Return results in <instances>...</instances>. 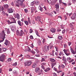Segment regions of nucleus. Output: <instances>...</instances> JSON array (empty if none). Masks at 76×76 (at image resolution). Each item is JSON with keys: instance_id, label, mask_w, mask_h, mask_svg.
<instances>
[{"instance_id": "nucleus-1", "label": "nucleus", "mask_w": 76, "mask_h": 76, "mask_svg": "<svg viewBox=\"0 0 76 76\" xmlns=\"http://www.w3.org/2000/svg\"><path fill=\"white\" fill-rule=\"evenodd\" d=\"M2 37H1V39H2L3 40H0V43L1 42H3V41L4 40V39H5V36H6V34L4 33V30H3L2 31Z\"/></svg>"}, {"instance_id": "nucleus-2", "label": "nucleus", "mask_w": 76, "mask_h": 76, "mask_svg": "<svg viewBox=\"0 0 76 76\" xmlns=\"http://www.w3.org/2000/svg\"><path fill=\"white\" fill-rule=\"evenodd\" d=\"M32 64V61H28L25 62L24 66H30Z\"/></svg>"}, {"instance_id": "nucleus-3", "label": "nucleus", "mask_w": 76, "mask_h": 76, "mask_svg": "<svg viewBox=\"0 0 76 76\" xmlns=\"http://www.w3.org/2000/svg\"><path fill=\"white\" fill-rule=\"evenodd\" d=\"M5 58V56L4 55V54H2L1 55L0 57V61H2V62H3V61H4V60Z\"/></svg>"}, {"instance_id": "nucleus-4", "label": "nucleus", "mask_w": 76, "mask_h": 76, "mask_svg": "<svg viewBox=\"0 0 76 76\" xmlns=\"http://www.w3.org/2000/svg\"><path fill=\"white\" fill-rule=\"evenodd\" d=\"M35 20L36 21H40L41 19V17L40 16H37V17L35 18Z\"/></svg>"}, {"instance_id": "nucleus-5", "label": "nucleus", "mask_w": 76, "mask_h": 76, "mask_svg": "<svg viewBox=\"0 0 76 76\" xmlns=\"http://www.w3.org/2000/svg\"><path fill=\"white\" fill-rule=\"evenodd\" d=\"M18 4L20 6H23V3L22 1L20 0H18Z\"/></svg>"}, {"instance_id": "nucleus-6", "label": "nucleus", "mask_w": 76, "mask_h": 76, "mask_svg": "<svg viewBox=\"0 0 76 76\" xmlns=\"http://www.w3.org/2000/svg\"><path fill=\"white\" fill-rule=\"evenodd\" d=\"M18 24L19 25V26H22L23 25V22H21L20 20H18Z\"/></svg>"}, {"instance_id": "nucleus-7", "label": "nucleus", "mask_w": 76, "mask_h": 76, "mask_svg": "<svg viewBox=\"0 0 76 76\" xmlns=\"http://www.w3.org/2000/svg\"><path fill=\"white\" fill-rule=\"evenodd\" d=\"M76 13H74L73 15L72 16L71 18L72 20H75L76 19Z\"/></svg>"}, {"instance_id": "nucleus-8", "label": "nucleus", "mask_w": 76, "mask_h": 76, "mask_svg": "<svg viewBox=\"0 0 76 76\" xmlns=\"http://www.w3.org/2000/svg\"><path fill=\"white\" fill-rule=\"evenodd\" d=\"M11 29L12 32H15V29H16V27L15 26H12V28H11Z\"/></svg>"}, {"instance_id": "nucleus-9", "label": "nucleus", "mask_w": 76, "mask_h": 76, "mask_svg": "<svg viewBox=\"0 0 76 76\" xmlns=\"http://www.w3.org/2000/svg\"><path fill=\"white\" fill-rule=\"evenodd\" d=\"M7 12L9 13H13V10L12 8H9L7 10Z\"/></svg>"}, {"instance_id": "nucleus-10", "label": "nucleus", "mask_w": 76, "mask_h": 76, "mask_svg": "<svg viewBox=\"0 0 76 76\" xmlns=\"http://www.w3.org/2000/svg\"><path fill=\"white\" fill-rule=\"evenodd\" d=\"M70 50L71 51L72 53V54H76V50H75V51L73 50V49L72 48H70Z\"/></svg>"}, {"instance_id": "nucleus-11", "label": "nucleus", "mask_w": 76, "mask_h": 76, "mask_svg": "<svg viewBox=\"0 0 76 76\" xmlns=\"http://www.w3.org/2000/svg\"><path fill=\"white\" fill-rule=\"evenodd\" d=\"M45 52H47L48 50H49V47L47 46V45L45 46Z\"/></svg>"}, {"instance_id": "nucleus-12", "label": "nucleus", "mask_w": 76, "mask_h": 76, "mask_svg": "<svg viewBox=\"0 0 76 76\" xmlns=\"http://www.w3.org/2000/svg\"><path fill=\"white\" fill-rule=\"evenodd\" d=\"M15 18H17V19L19 20L20 19V16L17 13L15 15Z\"/></svg>"}, {"instance_id": "nucleus-13", "label": "nucleus", "mask_w": 76, "mask_h": 76, "mask_svg": "<svg viewBox=\"0 0 76 76\" xmlns=\"http://www.w3.org/2000/svg\"><path fill=\"white\" fill-rule=\"evenodd\" d=\"M56 29L54 28H51L50 29V31L52 32V33H54L56 32Z\"/></svg>"}, {"instance_id": "nucleus-14", "label": "nucleus", "mask_w": 76, "mask_h": 76, "mask_svg": "<svg viewBox=\"0 0 76 76\" xmlns=\"http://www.w3.org/2000/svg\"><path fill=\"white\" fill-rule=\"evenodd\" d=\"M18 36L20 37H22L23 36V30H20Z\"/></svg>"}, {"instance_id": "nucleus-15", "label": "nucleus", "mask_w": 76, "mask_h": 76, "mask_svg": "<svg viewBox=\"0 0 76 76\" xmlns=\"http://www.w3.org/2000/svg\"><path fill=\"white\" fill-rule=\"evenodd\" d=\"M34 3L36 5H39V1H37V0H35Z\"/></svg>"}, {"instance_id": "nucleus-16", "label": "nucleus", "mask_w": 76, "mask_h": 76, "mask_svg": "<svg viewBox=\"0 0 76 76\" xmlns=\"http://www.w3.org/2000/svg\"><path fill=\"white\" fill-rule=\"evenodd\" d=\"M10 43V42L9 41L7 40H6L5 42L4 43V44L6 45H8V44Z\"/></svg>"}, {"instance_id": "nucleus-17", "label": "nucleus", "mask_w": 76, "mask_h": 76, "mask_svg": "<svg viewBox=\"0 0 76 76\" xmlns=\"http://www.w3.org/2000/svg\"><path fill=\"white\" fill-rule=\"evenodd\" d=\"M35 10V9L34 8V7H32L31 8V13H34V12Z\"/></svg>"}, {"instance_id": "nucleus-18", "label": "nucleus", "mask_w": 76, "mask_h": 76, "mask_svg": "<svg viewBox=\"0 0 76 76\" xmlns=\"http://www.w3.org/2000/svg\"><path fill=\"white\" fill-rule=\"evenodd\" d=\"M40 70L39 68H37L35 69V71L36 73L39 72V71Z\"/></svg>"}, {"instance_id": "nucleus-19", "label": "nucleus", "mask_w": 76, "mask_h": 76, "mask_svg": "<svg viewBox=\"0 0 76 76\" xmlns=\"http://www.w3.org/2000/svg\"><path fill=\"white\" fill-rule=\"evenodd\" d=\"M58 38L59 40H61L63 39V37L61 35H59L58 36Z\"/></svg>"}, {"instance_id": "nucleus-20", "label": "nucleus", "mask_w": 76, "mask_h": 76, "mask_svg": "<svg viewBox=\"0 0 76 76\" xmlns=\"http://www.w3.org/2000/svg\"><path fill=\"white\" fill-rule=\"evenodd\" d=\"M51 70L50 68L48 67L44 70V71L46 72H48V71H49V70Z\"/></svg>"}, {"instance_id": "nucleus-21", "label": "nucleus", "mask_w": 76, "mask_h": 76, "mask_svg": "<svg viewBox=\"0 0 76 76\" xmlns=\"http://www.w3.org/2000/svg\"><path fill=\"white\" fill-rule=\"evenodd\" d=\"M4 7L5 9H8L9 8V5L7 4H4Z\"/></svg>"}, {"instance_id": "nucleus-22", "label": "nucleus", "mask_w": 76, "mask_h": 76, "mask_svg": "<svg viewBox=\"0 0 76 76\" xmlns=\"http://www.w3.org/2000/svg\"><path fill=\"white\" fill-rule=\"evenodd\" d=\"M42 72H43V70H42V69H41L37 73H38L39 75H41L42 73Z\"/></svg>"}, {"instance_id": "nucleus-23", "label": "nucleus", "mask_w": 76, "mask_h": 76, "mask_svg": "<svg viewBox=\"0 0 76 76\" xmlns=\"http://www.w3.org/2000/svg\"><path fill=\"white\" fill-rule=\"evenodd\" d=\"M37 40L38 41V44L39 45H41V42L40 39H37Z\"/></svg>"}, {"instance_id": "nucleus-24", "label": "nucleus", "mask_w": 76, "mask_h": 76, "mask_svg": "<svg viewBox=\"0 0 76 76\" xmlns=\"http://www.w3.org/2000/svg\"><path fill=\"white\" fill-rule=\"evenodd\" d=\"M38 9L39 10L41 11V12H42L43 11V10H42V7L40 5L39 6Z\"/></svg>"}, {"instance_id": "nucleus-25", "label": "nucleus", "mask_w": 76, "mask_h": 76, "mask_svg": "<svg viewBox=\"0 0 76 76\" xmlns=\"http://www.w3.org/2000/svg\"><path fill=\"white\" fill-rule=\"evenodd\" d=\"M37 67V63H34L32 65V67H33V68H35V67Z\"/></svg>"}, {"instance_id": "nucleus-26", "label": "nucleus", "mask_w": 76, "mask_h": 76, "mask_svg": "<svg viewBox=\"0 0 76 76\" xmlns=\"http://www.w3.org/2000/svg\"><path fill=\"white\" fill-rule=\"evenodd\" d=\"M35 32L36 34V35L38 36V37H40V36H39V34H38V31L37 30H35Z\"/></svg>"}, {"instance_id": "nucleus-27", "label": "nucleus", "mask_w": 76, "mask_h": 76, "mask_svg": "<svg viewBox=\"0 0 76 76\" xmlns=\"http://www.w3.org/2000/svg\"><path fill=\"white\" fill-rule=\"evenodd\" d=\"M35 4V1H33L31 3L30 5L31 6H34Z\"/></svg>"}, {"instance_id": "nucleus-28", "label": "nucleus", "mask_w": 76, "mask_h": 76, "mask_svg": "<svg viewBox=\"0 0 76 76\" xmlns=\"http://www.w3.org/2000/svg\"><path fill=\"white\" fill-rule=\"evenodd\" d=\"M63 61H66V57L64 56H63V59H62Z\"/></svg>"}, {"instance_id": "nucleus-29", "label": "nucleus", "mask_w": 76, "mask_h": 76, "mask_svg": "<svg viewBox=\"0 0 76 76\" xmlns=\"http://www.w3.org/2000/svg\"><path fill=\"white\" fill-rule=\"evenodd\" d=\"M56 64V63H52V65H51V66H52V69H53V67L55 66Z\"/></svg>"}, {"instance_id": "nucleus-30", "label": "nucleus", "mask_w": 76, "mask_h": 76, "mask_svg": "<svg viewBox=\"0 0 76 76\" xmlns=\"http://www.w3.org/2000/svg\"><path fill=\"white\" fill-rule=\"evenodd\" d=\"M55 6V8L56 9H59V4H56Z\"/></svg>"}, {"instance_id": "nucleus-31", "label": "nucleus", "mask_w": 76, "mask_h": 76, "mask_svg": "<svg viewBox=\"0 0 76 76\" xmlns=\"http://www.w3.org/2000/svg\"><path fill=\"white\" fill-rule=\"evenodd\" d=\"M7 34H10V29L9 28H8L7 31Z\"/></svg>"}, {"instance_id": "nucleus-32", "label": "nucleus", "mask_w": 76, "mask_h": 76, "mask_svg": "<svg viewBox=\"0 0 76 76\" xmlns=\"http://www.w3.org/2000/svg\"><path fill=\"white\" fill-rule=\"evenodd\" d=\"M20 33V32H19V31L18 30L16 31V34L17 35H18L19 36V34Z\"/></svg>"}, {"instance_id": "nucleus-33", "label": "nucleus", "mask_w": 76, "mask_h": 76, "mask_svg": "<svg viewBox=\"0 0 76 76\" xmlns=\"http://www.w3.org/2000/svg\"><path fill=\"white\" fill-rule=\"evenodd\" d=\"M50 60L51 62H55L56 61L53 58H50Z\"/></svg>"}, {"instance_id": "nucleus-34", "label": "nucleus", "mask_w": 76, "mask_h": 76, "mask_svg": "<svg viewBox=\"0 0 76 76\" xmlns=\"http://www.w3.org/2000/svg\"><path fill=\"white\" fill-rule=\"evenodd\" d=\"M13 74H17V73H18V71H16V70H14L13 71Z\"/></svg>"}, {"instance_id": "nucleus-35", "label": "nucleus", "mask_w": 76, "mask_h": 76, "mask_svg": "<svg viewBox=\"0 0 76 76\" xmlns=\"http://www.w3.org/2000/svg\"><path fill=\"white\" fill-rule=\"evenodd\" d=\"M69 26L70 27H71V28H72V29L73 28V24H72V23H70Z\"/></svg>"}, {"instance_id": "nucleus-36", "label": "nucleus", "mask_w": 76, "mask_h": 76, "mask_svg": "<svg viewBox=\"0 0 76 76\" xmlns=\"http://www.w3.org/2000/svg\"><path fill=\"white\" fill-rule=\"evenodd\" d=\"M24 22L26 25H29V22H28V21H24Z\"/></svg>"}, {"instance_id": "nucleus-37", "label": "nucleus", "mask_w": 76, "mask_h": 76, "mask_svg": "<svg viewBox=\"0 0 76 76\" xmlns=\"http://www.w3.org/2000/svg\"><path fill=\"white\" fill-rule=\"evenodd\" d=\"M66 31L67 32H69V33H70L71 31H70V29L69 28H67L66 29Z\"/></svg>"}, {"instance_id": "nucleus-38", "label": "nucleus", "mask_w": 76, "mask_h": 76, "mask_svg": "<svg viewBox=\"0 0 76 76\" xmlns=\"http://www.w3.org/2000/svg\"><path fill=\"white\" fill-rule=\"evenodd\" d=\"M14 21V22L15 23H16V20H15V19L14 18H11Z\"/></svg>"}, {"instance_id": "nucleus-39", "label": "nucleus", "mask_w": 76, "mask_h": 76, "mask_svg": "<svg viewBox=\"0 0 76 76\" xmlns=\"http://www.w3.org/2000/svg\"><path fill=\"white\" fill-rule=\"evenodd\" d=\"M27 50L28 51H31V49L29 48V47H28L27 48Z\"/></svg>"}, {"instance_id": "nucleus-40", "label": "nucleus", "mask_w": 76, "mask_h": 76, "mask_svg": "<svg viewBox=\"0 0 76 76\" xmlns=\"http://www.w3.org/2000/svg\"><path fill=\"white\" fill-rule=\"evenodd\" d=\"M63 54V52H60L59 53V55L60 56H61V55Z\"/></svg>"}, {"instance_id": "nucleus-41", "label": "nucleus", "mask_w": 76, "mask_h": 76, "mask_svg": "<svg viewBox=\"0 0 76 76\" xmlns=\"http://www.w3.org/2000/svg\"><path fill=\"white\" fill-rule=\"evenodd\" d=\"M56 12H57V13H59V12H60V10L58 8H56Z\"/></svg>"}, {"instance_id": "nucleus-42", "label": "nucleus", "mask_w": 76, "mask_h": 76, "mask_svg": "<svg viewBox=\"0 0 76 76\" xmlns=\"http://www.w3.org/2000/svg\"><path fill=\"white\" fill-rule=\"evenodd\" d=\"M12 66H17V62H15V63H14L13 64H12Z\"/></svg>"}, {"instance_id": "nucleus-43", "label": "nucleus", "mask_w": 76, "mask_h": 76, "mask_svg": "<svg viewBox=\"0 0 76 76\" xmlns=\"http://www.w3.org/2000/svg\"><path fill=\"white\" fill-rule=\"evenodd\" d=\"M24 11L26 13H27V12H28V10L26 9H24Z\"/></svg>"}, {"instance_id": "nucleus-44", "label": "nucleus", "mask_w": 76, "mask_h": 76, "mask_svg": "<svg viewBox=\"0 0 76 76\" xmlns=\"http://www.w3.org/2000/svg\"><path fill=\"white\" fill-rule=\"evenodd\" d=\"M45 61V60L44 58H42V60H41V62H43V61Z\"/></svg>"}, {"instance_id": "nucleus-45", "label": "nucleus", "mask_w": 76, "mask_h": 76, "mask_svg": "<svg viewBox=\"0 0 76 76\" xmlns=\"http://www.w3.org/2000/svg\"><path fill=\"white\" fill-rule=\"evenodd\" d=\"M54 50H53L52 51V54H50V55H51V56H54Z\"/></svg>"}, {"instance_id": "nucleus-46", "label": "nucleus", "mask_w": 76, "mask_h": 76, "mask_svg": "<svg viewBox=\"0 0 76 76\" xmlns=\"http://www.w3.org/2000/svg\"><path fill=\"white\" fill-rule=\"evenodd\" d=\"M46 64V63H42V64H41V66H45Z\"/></svg>"}, {"instance_id": "nucleus-47", "label": "nucleus", "mask_w": 76, "mask_h": 76, "mask_svg": "<svg viewBox=\"0 0 76 76\" xmlns=\"http://www.w3.org/2000/svg\"><path fill=\"white\" fill-rule=\"evenodd\" d=\"M30 38L31 39H34V37L32 35H31L30 36Z\"/></svg>"}, {"instance_id": "nucleus-48", "label": "nucleus", "mask_w": 76, "mask_h": 76, "mask_svg": "<svg viewBox=\"0 0 76 76\" xmlns=\"http://www.w3.org/2000/svg\"><path fill=\"white\" fill-rule=\"evenodd\" d=\"M7 61L8 62H10V61H12V59L11 58H8V59Z\"/></svg>"}, {"instance_id": "nucleus-49", "label": "nucleus", "mask_w": 76, "mask_h": 76, "mask_svg": "<svg viewBox=\"0 0 76 76\" xmlns=\"http://www.w3.org/2000/svg\"><path fill=\"white\" fill-rule=\"evenodd\" d=\"M65 54L66 55V56H70V53H67V52Z\"/></svg>"}, {"instance_id": "nucleus-50", "label": "nucleus", "mask_w": 76, "mask_h": 76, "mask_svg": "<svg viewBox=\"0 0 76 76\" xmlns=\"http://www.w3.org/2000/svg\"><path fill=\"white\" fill-rule=\"evenodd\" d=\"M19 2V1H18H18H14V3H15V4H17V3H18H18Z\"/></svg>"}, {"instance_id": "nucleus-51", "label": "nucleus", "mask_w": 76, "mask_h": 76, "mask_svg": "<svg viewBox=\"0 0 76 76\" xmlns=\"http://www.w3.org/2000/svg\"><path fill=\"white\" fill-rule=\"evenodd\" d=\"M71 60V58L70 57H68L67 58V61H69Z\"/></svg>"}, {"instance_id": "nucleus-52", "label": "nucleus", "mask_w": 76, "mask_h": 76, "mask_svg": "<svg viewBox=\"0 0 76 76\" xmlns=\"http://www.w3.org/2000/svg\"><path fill=\"white\" fill-rule=\"evenodd\" d=\"M63 51H64V52L65 54L66 53H67V50H66L65 49H64L63 50Z\"/></svg>"}, {"instance_id": "nucleus-53", "label": "nucleus", "mask_w": 76, "mask_h": 76, "mask_svg": "<svg viewBox=\"0 0 76 76\" xmlns=\"http://www.w3.org/2000/svg\"><path fill=\"white\" fill-rule=\"evenodd\" d=\"M67 45L66 44H64V48H67Z\"/></svg>"}, {"instance_id": "nucleus-54", "label": "nucleus", "mask_w": 76, "mask_h": 76, "mask_svg": "<svg viewBox=\"0 0 76 76\" xmlns=\"http://www.w3.org/2000/svg\"><path fill=\"white\" fill-rule=\"evenodd\" d=\"M33 32V30L31 29L30 30V34H31V33H32Z\"/></svg>"}, {"instance_id": "nucleus-55", "label": "nucleus", "mask_w": 76, "mask_h": 76, "mask_svg": "<svg viewBox=\"0 0 76 76\" xmlns=\"http://www.w3.org/2000/svg\"><path fill=\"white\" fill-rule=\"evenodd\" d=\"M61 67L62 69H64V67H65V66L63 64L61 65Z\"/></svg>"}, {"instance_id": "nucleus-56", "label": "nucleus", "mask_w": 76, "mask_h": 76, "mask_svg": "<svg viewBox=\"0 0 76 76\" xmlns=\"http://www.w3.org/2000/svg\"><path fill=\"white\" fill-rule=\"evenodd\" d=\"M62 3L65 6H67V4L66 3H64V2H62Z\"/></svg>"}, {"instance_id": "nucleus-57", "label": "nucleus", "mask_w": 76, "mask_h": 76, "mask_svg": "<svg viewBox=\"0 0 76 76\" xmlns=\"http://www.w3.org/2000/svg\"><path fill=\"white\" fill-rule=\"evenodd\" d=\"M43 44H44L45 42V39H43L42 41Z\"/></svg>"}, {"instance_id": "nucleus-58", "label": "nucleus", "mask_w": 76, "mask_h": 76, "mask_svg": "<svg viewBox=\"0 0 76 76\" xmlns=\"http://www.w3.org/2000/svg\"><path fill=\"white\" fill-rule=\"evenodd\" d=\"M65 32H66V30L65 29L63 30L62 31V33L64 34V33Z\"/></svg>"}, {"instance_id": "nucleus-59", "label": "nucleus", "mask_w": 76, "mask_h": 76, "mask_svg": "<svg viewBox=\"0 0 76 76\" xmlns=\"http://www.w3.org/2000/svg\"><path fill=\"white\" fill-rule=\"evenodd\" d=\"M6 50H7V49L6 48H4L3 49V51H6Z\"/></svg>"}, {"instance_id": "nucleus-60", "label": "nucleus", "mask_w": 76, "mask_h": 76, "mask_svg": "<svg viewBox=\"0 0 76 76\" xmlns=\"http://www.w3.org/2000/svg\"><path fill=\"white\" fill-rule=\"evenodd\" d=\"M72 1L74 4H75V3H76V0H72Z\"/></svg>"}, {"instance_id": "nucleus-61", "label": "nucleus", "mask_w": 76, "mask_h": 76, "mask_svg": "<svg viewBox=\"0 0 76 76\" xmlns=\"http://www.w3.org/2000/svg\"><path fill=\"white\" fill-rule=\"evenodd\" d=\"M31 48H34V45H33V43H32L31 45Z\"/></svg>"}, {"instance_id": "nucleus-62", "label": "nucleus", "mask_w": 76, "mask_h": 76, "mask_svg": "<svg viewBox=\"0 0 76 76\" xmlns=\"http://www.w3.org/2000/svg\"><path fill=\"white\" fill-rule=\"evenodd\" d=\"M36 51L37 53H39V51L38 50H36Z\"/></svg>"}, {"instance_id": "nucleus-63", "label": "nucleus", "mask_w": 76, "mask_h": 76, "mask_svg": "<svg viewBox=\"0 0 76 76\" xmlns=\"http://www.w3.org/2000/svg\"><path fill=\"white\" fill-rule=\"evenodd\" d=\"M53 75L54 76H57V74H56L55 72H54L53 73Z\"/></svg>"}, {"instance_id": "nucleus-64", "label": "nucleus", "mask_w": 76, "mask_h": 76, "mask_svg": "<svg viewBox=\"0 0 76 76\" xmlns=\"http://www.w3.org/2000/svg\"><path fill=\"white\" fill-rule=\"evenodd\" d=\"M73 74L74 75V76H76V72H74L73 73Z\"/></svg>"}]
</instances>
